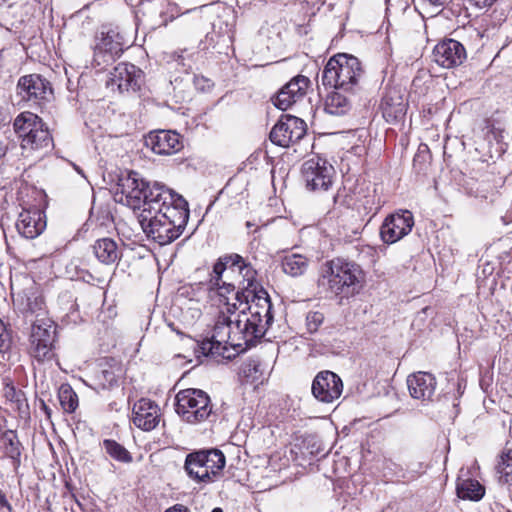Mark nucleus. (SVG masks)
Returning <instances> with one entry per match:
<instances>
[{
  "label": "nucleus",
  "instance_id": "obj_1",
  "mask_svg": "<svg viewBox=\"0 0 512 512\" xmlns=\"http://www.w3.org/2000/svg\"><path fill=\"white\" fill-rule=\"evenodd\" d=\"M256 270L238 254L220 257L213 266L210 287L223 303L212 334L198 342L206 356H223L228 346L246 351L265 337L273 323L268 293L257 289Z\"/></svg>",
  "mask_w": 512,
  "mask_h": 512
},
{
  "label": "nucleus",
  "instance_id": "obj_2",
  "mask_svg": "<svg viewBox=\"0 0 512 512\" xmlns=\"http://www.w3.org/2000/svg\"><path fill=\"white\" fill-rule=\"evenodd\" d=\"M157 196L152 195L146 204L148 208L137 213V219L145 235L163 246L183 233L189 219V208L187 201L174 191L172 199H166L163 205Z\"/></svg>",
  "mask_w": 512,
  "mask_h": 512
},
{
  "label": "nucleus",
  "instance_id": "obj_3",
  "mask_svg": "<svg viewBox=\"0 0 512 512\" xmlns=\"http://www.w3.org/2000/svg\"><path fill=\"white\" fill-rule=\"evenodd\" d=\"M363 277L358 264L336 258L321 266L317 284L335 296L349 297L358 292Z\"/></svg>",
  "mask_w": 512,
  "mask_h": 512
},
{
  "label": "nucleus",
  "instance_id": "obj_4",
  "mask_svg": "<svg viewBox=\"0 0 512 512\" xmlns=\"http://www.w3.org/2000/svg\"><path fill=\"white\" fill-rule=\"evenodd\" d=\"M118 191L121 193L119 201L124 202L137 214L142 209L148 208L146 204L152 195H158L157 200H162L161 204L163 205L166 199H172L173 190L159 182H146L139 177L137 172L130 171L119 177Z\"/></svg>",
  "mask_w": 512,
  "mask_h": 512
},
{
  "label": "nucleus",
  "instance_id": "obj_5",
  "mask_svg": "<svg viewBox=\"0 0 512 512\" xmlns=\"http://www.w3.org/2000/svg\"><path fill=\"white\" fill-rule=\"evenodd\" d=\"M364 70L358 58L337 54L329 59L322 72V84L343 92H356Z\"/></svg>",
  "mask_w": 512,
  "mask_h": 512
},
{
  "label": "nucleus",
  "instance_id": "obj_6",
  "mask_svg": "<svg viewBox=\"0 0 512 512\" xmlns=\"http://www.w3.org/2000/svg\"><path fill=\"white\" fill-rule=\"evenodd\" d=\"M175 402L176 413L189 424L206 421L212 414L210 397L200 389L180 390L176 394Z\"/></svg>",
  "mask_w": 512,
  "mask_h": 512
},
{
  "label": "nucleus",
  "instance_id": "obj_7",
  "mask_svg": "<svg viewBox=\"0 0 512 512\" xmlns=\"http://www.w3.org/2000/svg\"><path fill=\"white\" fill-rule=\"evenodd\" d=\"M225 463V456L220 450H201L187 455L185 470L198 482H210L220 474Z\"/></svg>",
  "mask_w": 512,
  "mask_h": 512
},
{
  "label": "nucleus",
  "instance_id": "obj_8",
  "mask_svg": "<svg viewBox=\"0 0 512 512\" xmlns=\"http://www.w3.org/2000/svg\"><path fill=\"white\" fill-rule=\"evenodd\" d=\"M56 325L50 318L36 319L30 334V355L38 362L50 361L54 357Z\"/></svg>",
  "mask_w": 512,
  "mask_h": 512
},
{
  "label": "nucleus",
  "instance_id": "obj_9",
  "mask_svg": "<svg viewBox=\"0 0 512 512\" xmlns=\"http://www.w3.org/2000/svg\"><path fill=\"white\" fill-rule=\"evenodd\" d=\"M334 167L319 156L307 159L301 167L302 178L311 191H326L333 183Z\"/></svg>",
  "mask_w": 512,
  "mask_h": 512
},
{
  "label": "nucleus",
  "instance_id": "obj_10",
  "mask_svg": "<svg viewBox=\"0 0 512 512\" xmlns=\"http://www.w3.org/2000/svg\"><path fill=\"white\" fill-rule=\"evenodd\" d=\"M126 44L124 35L117 28L102 31L101 38L94 49V65L101 67L114 61L123 52Z\"/></svg>",
  "mask_w": 512,
  "mask_h": 512
},
{
  "label": "nucleus",
  "instance_id": "obj_11",
  "mask_svg": "<svg viewBox=\"0 0 512 512\" xmlns=\"http://www.w3.org/2000/svg\"><path fill=\"white\" fill-rule=\"evenodd\" d=\"M305 134L306 124L302 119L285 115L272 128L270 140L280 147H289L302 139Z\"/></svg>",
  "mask_w": 512,
  "mask_h": 512
},
{
  "label": "nucleus",
  "instance_id": "obj_12",
  "mask_svg": "<svg viewBox=\"0 0 512 512\" xmlns=\"http://www.w3.org/2000/svg\"><path fill=\"white\" fill-rule=\"evenodd\" d=\"M414 226V217L409 210H399L387 216L380 228L384 243L394 244L408 235Z\"/></svg>",
  "mask_w": 512,
  "mask_h": 512
},
{
  "label": "nucleus",
  "instance_id": "obj_13",
  "mask_svg": "<svg viewBox=\"0 0 512 512\" xmlns=\"http://www.w3.org/2000/svg\"><path fill=\"white\" fill-rule=\"evenodd\" d=\"M142 81V72L135 65L129 63H119L110 72L106 81V86L112 91H137Z\"/></svg>",
  "mask_w": 512,
  "mask_h": 512
},
{
  "label": "nucleus",
  "instance_id": "obj_14",
  "mask_svg": "<svg viewBox=\"0 0 512 512\" xmlns=\"http://www.w3.org/2000/svg\"><path fill=\"white\" fill-rule=\"evenodd\" d=\"M311 390L313 396L318 401L323 403H332L341 396L343 392V383L336 373L324 370L315 376Z\"/></svg>",
  "mask_w": 512,
  "mask_h": 512
},
{
  "label": "nucleus",
  "instance_id": "obj_15",
  "mask_svg": "<svg viewBox=\"0 0 512 512\" xmlns=\"http://www.w3.org/2000/svg\"><path fill=\"white\" fill-rule=\"evenodd\" d=\"M17 93L22 100L37 104L52 94V87L41 75L29 74L18 80Z\"/></svg>",
  "mask_w": 512,
  "mask_h": 512
},
{
  "label": "nucleus",
  "instance_id": "obj_16",
  "mask_svg": "<svg viewBox=\"0 0 512 512\" xmlns=\"http://www.w3.org/2000/svg\"><path fill=\"white\" fill-rule=\"evenodd\" d=\"M466 57L463 44L454 39H445L433 49L434 61L439 66L447 69L461 65Z\"/></svg>",
  "mask_w": 512,
  "mask_h": 512
},
{
  "label": "nucleus",
  "instance_id": "obj_17",
  "mask_svg": "<svg viewBox=\"0 0 512 512\" xmlns=\"http://www.w3.org/2000/svg\"><path fill=\"white\" fill-rule=\"evenodd\" d=\"M310 80L303 75L291 79L273 98L274 105L280 110H287L292 104L302 99L309 87Z\"/></svg>",
  "mask_w": 512,
  "mask_h": 512
},
{
  "label": "nucleus",
  "instance_id": "obj_18",
  "mask_svg": "<svg viewBox=\"0 0 512 512\" xmlns=\"http://www.w3.org/2000/svg\"><path fill=\"white\" fill-rule=\"evenodd\" d=\"M145 145L158 155L175 154L182 148L180 135L171 130L150 132L145 137Z\"/></svg>",
  "mask_w": 512,
  "mask_h": 512
},
{
  "label": "nucleus",
  "instance_id": "obj_19",
  "mask_svg": "<svg viewBox=\"0 0 512 512\" xmlns=\"http://www.w3.org/2000/svg\"><path fill=\"white\" fill-rule=\"evenodd\" d=\"M160 416L159 406L150 399L141 398L133 405L132 422L143 431L155 429L160 422Z\"/></svg>",
  "mask_w": 512,
  "mask_h": 512
},
{
  "label": "nucleus",
  "instance_id": "obj_20",
  "mask_svg": "<svg viewBox=\"0 0 512 512\" xmlns=\"http://www.w3.org/2000/svg\"><path fill=\"white\" fill-rule=\"evenodd\" d=\"M121 372L122 369L118 361L114 358H105L99 362L98 369L89 386L97 392L110 389L117 384Z\"/></svg>",
  "mask_w": 512,
  "mask_h": 512
},
{
  "label": "nucleus",
  "instance_id": "obj_21",
  "mask_svg": "<svg viewBox=\"0 0 512 512\" xmlns=\"http://www.w3.org/2000/svg\"><path fill=\"white\" fill-rule=\"evenodd\" d=\"M436 378L428 372H416L407 377V386L412 398L432 401L436 391Z\"/></svg>",
  "mask_w": 512,
  "mask_h": 512
},
{
  "label": "nucleus",
  "instance_id": "obj_22",
  "mask_svg": "<svg viewBox=\"0 0 512 512\" xmlns=\"http://www.w3.org/2000/svg\"><path fill=\"white\" fill-rule=\"evenodd\" d=\"M44 213L37 209L23 210L16 222V229L26 239H34L39 236L46 227Z\"/></svg>",
  "mask_w": 512,
  "mask_h": 512
},
{
  "label": "nucleus",
  "instance_id": "obj_23",
  "mask_svg": "<svg viewBox=\"0 0 512 512\" xmlns=\"http://www.w3.org/2000/svg\"><path fill=\"white\" fill-rule=\"evenodd\" d=\"M12 298L13 302L26 314L35 315L36 319L46 318V307L42 295L34 291L24 290L15 292L13 286Z\"/></svg>",
  "mask_w": 512,
  "mask_h": 512
},
{
  "label": "nucleus",
  "instance_id": "obj_24",
  "mask_svg": "<svg viewBox=\"0 0 512 512\" xmlns=\"http://www.w3.org/2000/svg\"><path fill=\"white\" fill-rule=\"evenodd\" d=\"M406 107V102L396 89L388 90L381 101L383 117L390 123L401 120L406 114Z\"/></svg>",
  "mask_w": 512,
  "mask_h": 512
},
{
  "label": "nucleus",
  "instance_id": "obj_25",
  "mask_svg": "<svg viewBox=\"0 0 512 512\" xmlns=\"http://www.w3.org/2000/svg\"><path fill=\"white\" fill-rule=\"evenodd\" d=\"M355 92L335 89L325 99L324 109L330 115L341 116L350 111Z\"/></svg>",
  "mask_w": 512,
  "mask_h": 512
},
{
  "label": "nucleus",
  "instance_id": "obj_26",
  "mask_svg": "<svg viewBox=\"0 0 512 512\" xmlns=\"http://www.w3.org/2000/svg\"><path fill=\"white\" fill-rule=\"evenodd\" d=\"M37 128L21 141V147L29 150L49 151L53 148V139L45 123L40 119Z\"/></svg>",
  "mask_w": 512,
  "mask_h": 512
},
{
  "label": "nucleus",
  "instance_id": "obj_27",
  "mask_svg": "<svg viewBox=\"0 0 512 512\" xmlns=\"http://www.w3.org/2000/svg\"><path fill=\"white\" fill-rule=\"evenodd\" d=\"M309 266L310 259L301 253L287 252L281 257L283 273L293 278L304 275Z\"/></svg>",
  "mask_w": 512,
  "mask_h": 512
},
{
  "label": "nucleus",
  "instance_id": "obj_28",
  "mask_svg": "<svg viewBox=\"0 0 512 512\" xmlns=\"http://www.w3.org/2000/svg\"><path fill=\"white\" fill-rule=\"evenodd\" d=\"M463 470L457 478L456 492L459 498L463 500L479 501L485 494V488L479 481L471 478H463Z\"/></svg>",
  "mask_w": 512,
  "mask_h": 512
},
{
  "label": "nucleus",
  "instance_id": "obj_29",
  "mask_svg": "<svg viewBox=\"0 0 512 512\" xmlns=\"http://www.w3.org/2000/svg\"><path fill=\"white\" fill-rule=\"evenodd\" d=\"M96 258L103 264L109 265L120 259V251L117 243L111 238L98 239L93 245Z\"/></svg>",
  "mask_w": 512,
  "mask_h": 512
},
{
  "label": "nucleus",
  "instance_id": "obj_30",
  "mask_svg": "<svg viewBox=\"0 0 512 512\" xmlns=\"http://www.w3.org/2000/svg\"><path fill=\"white\" fill-rule=\"evenodd\" d=\"M40 119L36 114L28 111L22 112L15 118L13 127L21 141L37 128Z\"/></svg>",
  "mask_w": 512,
  "mask_h": 512
},
{
  "label": "nucleus",
  "instance_id": "obj_31",
  "mask_svg": "<svg viewBox=\"0 0 512 512\" xmlns=\"http://www.w3.org/2000/svg\"><path fill=\"white\" fill-rule=\"evenodd\" d=\"M102 446L105 449V452L114 460L123 463L132 462V456L130 452L115 440L105 439L102 443Z\"/></svg>",
  "mask_w": 512,
  "mask_h": 512
},
{
  "label": "nucleus",
  "instance_id": "obj_32",
  "mask_svg": "<svg viewBox=\"0 0 512 512\" xmlns=\"http://www.w3.org/2000/svg\"><path fill=\"white\" fill-rule=\"evenodd\" d=\"M58 398L63 410L73 413L78 407V397L69 385H62L59 389Z\"/></svg>",
  "mask_w": 512,
  "mask_h": 512
},
{
  "label": "nucleus",
  "instance_id": "obj_33",
  "mask_svg": "<svg viewBox=\"0 0 512 512\" xmlns=\"http://www.w3.org/2000/svg\"><path fill=\"white\" fill-rule=\"evenodd\" d=\"M2 440L5 454L13 460H18L21 455V451L20 442L18 441L17 436L12 431H8L4 433Z\"/></svg>",
  "mask_w": 512,
  "mask_h": 512
},
{
  "label": "nucleus",
  "instance_id": "obj_34",
  "mask_svg": "<svg viewBox=\"0 0 512 512\" xmlns=\"http://www.w3.org/2000/svg\"><path fill=\"white\" fill-rule=\"evenodd\" d=\"M498 473L501 482L512 485V451L502 457L498 465Z\"/></svg>",
  "mask_w": 512,
  "mask_h": 512
},
{
  "label": "nucleus",
  "instance_id": "obj_35",
  "mask_svg": "<svg viewBox=\"0 0 512 512\" xmlns=\"http://www.w3.org/2000/svg\"><path fill=\"white\" fill-rule=\"evenodd\" d=\"M324 314L321 311H309L306 315L305 325L309 333L318 331L324 322Z\"/></svg>",
  "mask_w": 512,
  "mask_h": 512
},
{
  "label": "nucleus",
  "instance_id": "obj_36",
  "mask_svg": "<svg viewBox=\"0 0 512 512\" xmlns=\"http://www.w3.org/2000/svg\"><path fill=\"white\" fill-rule=\"evenodd\" d=\"M504 134L505 131L503 129L496 128L494 126H492L486 134V138L489 142L496 141V143L499 145V148L497 149L498 152H503L505 150L503 143L505 137Z\"/></svg>",
  "mask_w": 512,
  "mask_h": 512
},
{
  "label": "nucleus",
  "instance_id": "obj_37",
  "mask_svg": "<svg viewBox=\"0 0 512 512\" xmlns=\"http://www.w3.org/2000/svg\"><path fill=\"white\" fill-rule=\"evenodd\" d=\"M193 85L197 90L205 92L212 88L213 82L202 75H194Z\"/></svg>",
  "mask_w": 512,
  "mask_h": 512
},
{
  "label": "nucleus",
  "instance_id": "obj_38",
  "mask_svg": "<svg viewBox=\"0 0 512 512\" xmlns=\"http://www.w3.org/2000/svg\"><path fill=\"white\" fill-rule=\"evenodd\" d=\"M11 335L9 331H6L4 333H0V352H6L11 347Z\"/></svg>",
  "mask_w": 512,
  "mask_h": 512
},
{
  "label": "nucleus",
  "instance_id": "obj_39",
  "mask_svg": "<svg viewBox=\"0 0 512 512\" xmlns=\"http://www.w3.org/2000/svg\"><path fill=\"white\" fill-rule=\"evenodd\" d=\"M471 5L480 9L490 7L496 0H467Z\"/></svg>",
  "mask_w": 512,
  "mask_h": 512
},
{
  "label": "nucleus",
  "instance_id": "obj_40",
  "mask_svg": "<svg viewBox=\"0 0 512 512\" xmlns=\"http://www.w3.org/2000/svg\"><path fill=\"white\" fill-rule=\"evenodd\" d=\"M165 512H189L188 508L181 504H175L168 508Z\"/></svg>",
  "mask_w": 512,
  "mask_h": 512
},
{
  "label": "nucleus",
  "instance_id": "obj_41",
  "mask_svg": "<svg viewBox=\"0 0 512 512\" xmlns=\"http://www.w3.org/2000/svg\"><path fill=\"white\" fill-rule=\"evenodd\" d=\"M0 505L8 508L9 511H11V509H12L11 505L9 504V502L6 499L5 494L2 493L1 491H0Z\"/></svg>",
  "mask_w": 512,
  "mask_h": 512
},
{
  "label": "nucleus",
  "instance_id": "obj_42",
  "mask_svg": "<svg viewBox=\"0 0 512 512\" xmlns=\"http://www.w3.org/2000/svg\"><path fill=\"white\" fill-rule=\"evenodd\" d=\"M428 151V147L426 145H423V146H420L419 147V150H418V154L416 155V157L414 158V162H416L417 158L420 157V154L422 152H426Z\"/></svg>",
  "mask_w": 512,
  "mask_h": 512
},
{
  "label": "nucleus",
  "instance_id": "obj_43",
  "mask_svg": "<svg viewBox=\"0 0 512 512\" xmlns=\"http://www.w3.org/2000/svg\"><path fill=\"white\" fill-rule=\"evenodd\" d=\"M8 331L3 323V321L0 319V333H4Z\"/></svg>",
  "mask_w": 512,
  "mask_h": 512
},
{
  "label": "nucleus",
  "instance_id": "obj_44",
  "mask_svg": "<svg viewBox=\"0 0 512 512\" xmlns=\"http://www.w3.org/2000/svg\"><path fill=\"white\" fill-rule=\"evenodd\" d=\"M74 168L79 174L83 175L82 170L78 166L74 165Z\"/></svg>",
  "mask_w": 512,
  "mask_h": 512
},
{
  "label": "nucleus",
  "instance_id": "obj_45",
  "mask_svg": "<svg viewBox=\"0 0 512 512\" xmlns=\"http://www.w3.org/2000/svg\"><path fill=\"white\" fill-rule=\"evenodd\" d=\"M212 512H223L221 508L216 507L212 510Z\"/></svg>",
  "mask_w": 512,
  "mask_h": 512
},
{
  "label": "nucleus",
  "instance_id": "obj_46",
  "mask_svg": "<svg viewBox=\"0 0 512 512\" xmlns=\"http://www.w3.org/2000/svg\"><path fill=\"white\" fill-rule=\"evenodd\" d=\"M5 154V150L3 148H0V156Z\"/></svg>",
  "mask_w": 512,
  "mask_h": 512
},
{
  "label": "nucleus",
  "instance_id": "obj_47",
  "mask_svg": "<svg viewBox=\"0 0 512 512\" xmlns=\"http://www.w3.org/2000/svg\"><path fill=\"white\" fill-rule=\"evenodd\" d=\"M8 0H0V6H2L3 4H5Z\"/></svg>",
  "mask_w": 512,
  "mask_h": 512
}]
</instances>
